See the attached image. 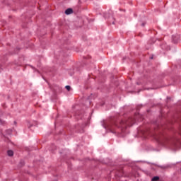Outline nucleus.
Returning a JSON list of instances; mask_svg holds the SVG:
<instances>
[{"label": "nucleus", "mask_w": 181, "mask_h": 181, "mask_svg": "<svg viewBox=\"0 0 181 181\" xmlns=\"http://www.w3.org/2000/svg\"><path fill=\"white\" fill-rule=\"evenodd\" d=\"M135 122V119L134 118H129L127 120H122L119 124H115L112 126H110L108 128L111 131V132H118V131L115 130V128H119L122 132H125V129L127 127H132Z\"/></svg>", "instance_id": "nucleus-1"}, {"label": "nucleus", "mask_w": 181, "mask_h": 181, "mask_svg": "<svg viewBox=\"0 0 181 181\" xmlns=\"http://www.w3.org/2000/svg\"><path fill=\"white\" fill-rule=\"evenodd\" d=\"M73 12V9L71 8H68L65 11L66 15H70Z\"/></svg>", "instance_id": "nucleus-2"}, {"label": "nucleus", "mask_w": 181, "mask_h": 181, "mask_svg": "<svg viewBox=\"0 0 181 181\" xmlns=\"http://www.w3.org/2000/svg\"><path fill=\"white\" fill-rule=\"evenodd\" d=\"M8 156H13V151L12 150H9L7 152Z\"/></svg>", "instance_id": "nucleus-3"}, {"label": "nucleus", "mask_w": 181, "mask_h": 181, "mask_svg": "<svg viewBox=\"0 0 181 181\" xmlns=\"http://www.w3.org/2000/svg\"><path fill=\"white\" fill-rule=\"evenodd\" d=\"M158 180H159V177L158 176H155L151 179V181H158Z\"/></svg>", "instance_id": "nucleus-4"}, {"label": "nucleus", "mask_w": 181, "mask_h": 181, "mask_svg": "<svg viewBox=\"0 0 181 181\" xmlns=\"http://www.w3.org/2000/svg\"><path fill=\"white\" fill-rule=\"evenodd\" d=\"M66 88V90H68V91H70V86H66V87H65Z\"/></svg>", "instance_id": "nucleus-5"}, {"label": "nucleus", "mask_w": 181, "mask_h": 181, "mask_svg": "<svg viewBox=\"0 0 181 181\" xmlns=\"http://www.w3.org/2000/svg\"><path fill=\"white\" fill-rule=\"evenodd\" d=\"M158 181H162V180H158Z\"/></svg>", "instance_id": "nucleus-6"}]
</instances>
